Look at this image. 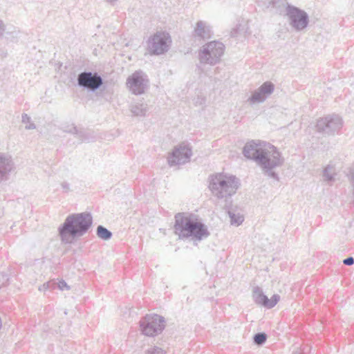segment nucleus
Masks as SVG:
<instances>
[{"mask_svg": "<svg viewBox=\"0 0 354 354\" xmlns=\"http://www.w3.org/2000/svg\"><path fill=\"white\" fill-rule=\"evenodd\" d=\"M243 155L254 160L269 177L278 180V175L273 169L281 167L284 159L276 147L269 142L252 140L245 144Z\"/></svg>", "mask_w": 354, "mask_h": 354, "instance_id": "1", "label": "nucleus"}, {"mask_svg": "<svg viewBox=\"0 0 354 354\" xmlns=\"http://www.w3.org/2000/svg\"><path fill=\"white\" fill-rule=\"evenodd\" d=\"M175 218V233L180 239L191 238L194 242H199L209 236L207 227L196 216L178 213Z\"/></svg>", "mask_w": 354, "mask_h": 354, "instance_id": "2", "label": "nucleus"}, {"mask_svg": "<svg viewBox=\"0 0 354 354\" xmlns=\"http://www.w3.org/2000/svg\"><path fill=\"white\" fill-rule=\"evenodd\" d=\"M92 221L91 215L86 212L69 215L59 229L62 240L69 242L71 238L82 236L91 226Z\"/></svg>", "mask_w": 354, "mask_h": 354, "instance_id": "3", "label": "nucleus"}, {"mask_svg": "<svg viewBox=\"0 0 354 354\" xmlns=\"http://www.w3.org/2000/svg\"><path fill=\"white\" fill-rule=\"evenodd\" d=\"M239 180L233 175L217 173L209 178V188L218 199H227L234 195L239 187Z\"/></svg>", "mask_w": 354, "mask_h": 354, "instance_id": "4", "label": "nucleus"}, {"mask_svg": "<svg viewBox=\"0 0 354 354\" xmlns=\"http://www.w3.org/2000/svg\"><path fill=\"white\" fill-rule=\"evenodd\" d=\"M223 43L213 41L204 45L199 52V61L201 64L214 66L221 61L224 54Z\"/></svg>", "mask_w": 354, "mask_h": 354, "instance_id": "5", "label": "nucleus"}, {"mask_svg": "<svg viewBox=\"0 0 354 354\" xmlns=\"http://www.w3.org/2000/svg\"><path fill=\"white\" fill-rule=\"evenodd\" d=\"M165 318L160 315H147L140 322V330L143 335L153 337L162 332L165 328Z\"/></svg>", "mask_w": 354, "mask_h": 354, "instance_id": "6", "label": "nucleus"}, {"mask_svg": "<svg viewBox=\"0 0 354 354\" xmlns=\"http://www.w3.org/2000/svg\"><path fill=\"white\" fill-rule=\"evenodd\" d=\"M286 12L289 25L296 31L303 30L308 26L309 17L304 10L288 5Z\"/></svg>", "mask_w": 354, "mask_h": 354, "instance_id": "7", "label": "nucleus"}, {"mask_svg": "<svg viewBox=\"0 0 354 354\" xmlns=\"http://www.w3.org/2000/svg\"><path fill=\"white\" fill-rule=\"evenodd\" d=\"M170 36L165 32H156L148 42V49L151 54L161 55L169 49Z\"/></svg>", "mask_w": 354, "mask_h": 354, "instance_id": "8", "label": "nucleus"}, {"mask_svg": "<svg viewBox=\"0 0 354 354\" xmlns=\"http://www.w3.org/2000/svg\"><path fill=\"white\" fill-rule=\"evenodd\" d=\"M127 86L133 94L141 95L147 89L149 80L142 71H136L127 78Z\"/></svg>", "mask_w": 354, "mask_h": 354, "instance_id": "9", "label": "nucleus"}, {"mask_svg": "<svg viewBox=\"0 0 354 354\" xmlns=\"http://www.w3.org/2000/svg\"><path fill=\"white\" fill-rule=\"evenodd\" d=\"M192 155L191 147L185 144H181L173 149L167 157V162L169 166L183 165L190 160Z\"/></svg>", "mask_w": 354, "mask_h": 354, "instance_id": "10", "label": "nucleus"}, {"mask_svg": "<svg viewBox=\"0 0 354 354\" xmlns=\"http://www.w3.org/2000/svg\"><path fill=\"white\" fill-rule=\"evenodd\" d=\"M102 83V78L97 73L84 71L77 76L78 85L91 91L97 90Z\"/></svg>", "mask_w": 354, "mask_h": 354, "instance_id": "11", "label": "nucleus"}, {"mask_svg": "<svg viewBox=\"0 0 354 354\" xmlns=\"http://www.w3.org/2000/svg\"><path fill=\"white\" fill-rule=\"evenodd\" d=\"M342 127V118L337 115H328L319 119L317 123L318 131L328 135L340 129Z\"/></svg>", "mask_w": 354, "mask_h": 354, "instance_id": "12", "label": "nucleus"}, {"mask_svg": "<svg viewBox=\"0 0 354 354\" xmlns=\"http://www.w3.org/2000/svg\"><path fill=\"white\" fill-rule=\"evenodd\" d=\"M274 89V85L271 82H266L252 92L247 102L250 105L263 103L273 93Z\"/></svg>", "mask_w": 354, "mask_h": 354, "instance_id": "13", "label": "nucleus"}, {"mask_svg": "<svg viewBox=\"0 0 354 354\" xmlns=\"http://www.w3.org/2000/svg\"><path fill=\"white\" fill-rule=\"evenodd\" d=\"M252 297L257 304L267 308H273L280 299L279 295H274L270 299L265 295L259 287H254L252 290Z\"/></svg>", "mask_w": 354, "mask_h": 354, "instance_id": "14", "label": "nucleus"}, {"mask_svg": "<svg viewBox=\"0 0 354 354\" xmlns=\"http://www.w3.org/2000/svg\"><path fill=\"white\" fill-rule=\"evenodd\" d=\"M14 169V162L10 156L0 153V182L6 180Z\"/></svg>", "mask_w": 354, "mask_h": 354, "instance_id": "15", "label": "nucleus"}, {"mask_svg": "<svg viewBox=\"0 0 354 354\" xmlns=\"http://www.w3.org/2000/svg\"><path fill=\"white\" fill-rule=\"evenodd\" d=\"M194 35L200 39H208L212 35L211 26L207 21H198L194 27Z\"/></svg>", "mask_w": 354, "mask_h": 354, "instance_id": "16", "label": "nucleus"}, {"mask_svg": "<svg viewBox=\"0 0 354 354\" xmlns=\"http://www.w3.org/2000/svg\"><path fill=\"white\" fill-rule=\"evenodd\" d=\"M147 111V105L143 103L133 104L131 107V113L136 116H143Z\"/></svg>", "mask_w": 354, "mask_h": 354, "instance_id": "17", "label": "nucleus"}, {"mask_svg": "<svg viewBox=\"0 0 354 354\" xmlns=\"http://www.w3.org/2000/svg\"><path fill=\"white\" fill-rule=\"evenodd\" d=\"M228 214L230 218V223L232 225H239L243 223L244 218L243 215H241V214H236L233 211H229Z\"/></svg>", "mask_w": 354, "mask_h": 354, "instance_id": "18", "label": "nucleus"}, {"mask_svg": "<svg viewBox=\"0 0 354 354\" xmlns=\"http://www.w3.org/2000/svg\"><path fill=\"white\" fill-rule=\"evenodd\" d=\"M97 235L99 238L104 240H109L112 236V233L102 225L97 227Z\"/></svg>", "mask_w": 354, "mask_h": 354, "instance_id": "19", "label": "nucleus"}, {"mask_svg": "<svg viewBox=\"0 0 354 354\" xmlns=\"http://www.w3.org/2000/svg\"><path fill=\"white\" fill-rule=\"evenodd\" d=\"M21 122L25 124L26 130H32L36 128V125L31 121V118L26 113H23L21 115Z\"/></svg>", "mask_w": 354, "mask_h": 354, "instance_id": "20", "label": "nucleus"}, {"mask_svg": "<svg viewBox=\"0 0 354 354\" xmlns=\"http://www.w3.org/2000/svg\"><path fill=\"white\" fill-rule=\"evenodd\" d=\"M335 169L333 166L328 165L324 170L323 176L325 180L330 181L334 179Z\"/></svg>", "mask_w": 354, "mask_h": 354, "instance_id": "21", "label": "nucleus"}, {"mask_svg": "<svg viewBox=\"0 0 354 354\" xmlns=\"http://www.w3.org/2000/svg\"><path fill=\"white\" fill-rule=\"evenodd\" d=\"M61 129L66 133L71 134H78L79 131L74 124L64 123L61 126Z\"/></svg>", "mask_w": 354, "mask_h": 354, "instance_id": "22", "label": "nucleus"}, {"mask_svg": "<svg viewBox=\"0 0 354 354\" xmlns=\"http://www.w3.org/2000/svg\"><path fill=\"white\" fill-rule=\"evenodd\" d=\"M267 336L265 333H257L254 336V342L258 345L263 344L266 341Z\"/></svg>", "mask_w": 354, "mask_h": 354, "instance_id": "23", "label": "nucleus"}, {"mask_svg": "<svg viewBox=\"0 0 354 354\" xmlns=\"http://www.w3.org/2000/svg\"><path fill=\"white\" fill-rule=\"evenodd\" d=\"M146 354H164V351L162 348L158 347H153L149 348Z\"/></svg>", "mask_w": 354, "mask_h": 354, "instance_id": "24", "label": "nucleus"}, {"mask_svg": "<svg viewBox=\"0 0 354 354\" xmlns=\"http://www.w3.org/2000/svg\"><path fill=\"white\" fill-rule=\"evenodd\" d=\"M57 286L61 290H70V286H68L64 280L59 281L57 283Z\"/></svg>", "mask_w": 354, "mask_h": 354, "instance_id": "25", "label": "nucleus"}, {"mask_svg": "<svg viewBox=\"0 0 354 354\" xmlns=\"http://www.w3.org/2000/svg\"><path fill=\"white\" fill-rule=\"evenodd\" d=\"M6 26L4 22L0 19V37H2L6 32Z\"/></svg>", "mask_w": 354, "mask_h": 354, "instance_id": "26", "label": "nucleus"}, {"mask_svg": "<svg viewBox=\"0 0 354 354\" xmlns=\"http://www.w3.org/2000/svg\"><path fill=\"white\" fill-rule=\"evenodd\" d=\"M343 263L346 266H352L354 264V259L352 257H348L344 259Z\"/></svg>", "mask_w": 354, "mask_h": 354, "instance_id": "27", "label": "nucleus"}, {"mask_svg": "<svg viewBox=\"0 0 354 354\" xmlns=\"http://www.w3.org/2000/svg\"><path fill=\"white\" fill-rule=\"evenodd\" d=\"M55 284V283L47 282L46 283H44L41 287H39V290L40 291L46 290V289L49 288L50 286Z\"/></svg>", "mask_w": 354, "mask_h": 354, "instance_id": "28", "label": "nucleus"}, {"mask_svg": "<svg viewBox=\"0 0 354 354\" xmlns=\"http://www.w3.org/2000/svg\"><path fill=\"white\" fill-rule=\"evenodd\" d=\"M61 185L62 188L64 189L66 191L69 190V185L67 183L64 182L61 184Z\"/></svg>", "mask_w": 354, "mask_h": 354, "instance_id": "29", "label": "nucleus"}, {"mask_svg": "<svg viewBox=\"0 0 354 354\" xmlns=\"http://www.w3.org/2000/svg\"><path fill=\"white\" fill-rule=\"evenodd\" d=\"M349 107L351 110L354 112V99L352 100L349 103Z\"/></svg>", "mask_w": 354, "mask_h": 354, "instance_id": "30", "label": "nucleus"}, {"mask_svg": "<svg viewBox=\"0 0 354 354\" xmlns=\"http://www.w3.org/2000/svg\"><path fill=\"white\" fill-rule=\"evenodd\" d=\"M77 135L78 136V138L81 139V140H83V138H82V132H79V133Z\"/></svg>", "mask_w": 354, "mask_h": 354, "instance_id": "31", "label": "nucleus"}, {"mask_svg": "<svg viewBox=\"0 0 354 354\" xmlns=\"http://www.w3.org/2000/svg\"><path fill=\"white\" fill-rule=\"evenodd\" d=\"M107 2L110 3H113L115 1H117L118 0H106Z\"/></svg>", "mask_w": 354, "mask_h": 354, "instance_id": "32", "label": "nucleus"}]
</instances>
